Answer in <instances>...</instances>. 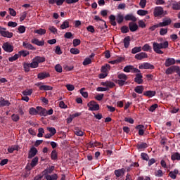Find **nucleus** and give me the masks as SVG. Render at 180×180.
Segmentation results:
<instances>
[{
	"label": "nucleus",
	"mask_w": 180,
	"mask_h": 180,
	"mask_svg": "<svg viewBox=\"0 0 180 180\" xmlns=\"http://www.w3.org/2000/svg\"><path fill=\"white\" fill-rule=\"evenodd\" d=\"M169 43L168 41H165L163 43H153V51L157 54H164V51H161L162 49H168Z\"/></svg>",
	"instance_id": "1"
},
{
	"label": "nucleus",
	"mask_w": 180,
	"mask_h": 180,
	"mask_svg": "<svg viewBox=\"0 0 180 180\" xmlns=\"http://www.w3.org/2000/svg\"><path fill=\"white\" fill-rule=\"evenodd\" d=\"M110 23L112 25V26H116L117 24V22L120 25L121 23H123V20H124V17L121 13H119L117 15V16H115L114 15H110L109 17Z\"/></svg>",
	"instance_id": "2"
},
{
	"label": "nucleus",
	"mask_w": 180,
	"mask_h": 180,
	"mask_svg": "<svg viewBox=\"0 0 180 180\" xmlns=\"http://www.w3.org/2000/svg\"><path fill=\"white\" fill-rule=\"evenodd\" d=\"M37 109L38 110V115L39 116H50L53 115L54 112V110L53 108H51L50 110H47L46 108H43L42 107L37 106Z\"/></svg>",
	"instance_id": "3"
},
{
	"label": "nucleus",
	"mask_w": 180,
	"mask_h": 180,
	"mask_svg": "<svg viewBox=\"0 0 180 180\" xmlns=\"http://www.w3.org/2000/svg\"><path fill=\"white\" fill-rule=\"evenodd\" d=\"M118 80L116 81L119 86H123V85L127 84V75L124 73H120L117 75Z\"/></svg>",
	"instance_id": "4"
},
{
	"label": "nucleus",
	"mask_w": 180,
	"mask_h": 180,
	"mask_svg": "<svg viewBox=\"0 0 180 180\" xmlns=\"http://www.w3.org/2000/svg\"><path fill=\"white\" fill-rule=\"evenodd\" d=\"M0 34L3 37H7L8 39H12L13 37V33L6 31V28L0 26Z\"/></svg>",
	"instance_id": "5"
},
{
	"label": "nucleus",
	"mask_w": 180,
	"mask_h": 180,
	"mask_svg": "<svg viewBox=\"0 0 180 180\" xmlns=\"http://www.w3.org/2000/svg\"><path fill=\"white\" fill-rule=\"evenodd\" d=\"M124 72H134V74H137L140 72V70L134 68V66L129 65L124 68Z\"/></svg>",
	"instance_id": "6"
},
{
	"label": "nucleus",
	"mask_w": 180,
	"mask_h": 180,
	"mask_svg": "<svg viewBox=\"0 0 180 180\" xmlns=\"http://www.w3.org/2000/svg\"><path fill=\"white\" fill-rule=\"evenodd\" d=\"M87 106L89 108V110H91V112L99 110V104L96 103V101H90L88 103Z\"/></svg>",
	"instance_id": "7"
},
{
	"label": "nucleus",
	"mask_w": 180,
	"mask_h": 180,
	"mask_svg": "<svg viewBox=\"0 0 180 180\" xmlns=\"http://www.w3.org/2000/svg\"><path fill=\"white\" fill-rule=\"evenodd\" d=\"M153 15L155 18H158L164 15V8L161 6H157L153 11Z\"/></svg>",
	"instance_id": "8"
},
{
	"label": "nucleus",
	"mask_w": 180,
	"mask_h": 180,
	"mask_svg": "<svg viewBox=\"0 0 180 180\" xmlns=\"http://www.w3.org/2000/svg\"><path fill=\"white\" fill-rule=\"evenodd\" d=\"M2 49L6 53H12L13 51V46L11 45L9 42H5L2 45Z\"/></svg>",
	"instance_id": "9"
},
{
	"label": "nucleus",
	"mask_w": 180,
	"mask_h": 180,
	"mask_svg": "<svg viewBox=\"0 0 180 180\" xmlns=\"http://www.w3.org/2000/svg\"><path fill=\"white\" fill-rule=\"evenodd\" d=\"M139 70H154L155 67H154L153 65L148 63H144L139 65Z\"/></svg>",
	"instance_id": "10"
},
{
	"label": "nucleus",
	"mask_w": 180,
	"mask_h": 180,
	"mask_svg": "<svg viewBox=\"0 0 180 180\" xmlns=\"http://www.w3.org/2000/svg\"><path fill=\"white\" fill-rule=\"evenodd\" d=\"M179 68V66H176V65L171 66L166 70V74L167 75H169L172 74L173 72H177Z\"/></svg>",
	"instance_id": "11"
},
{
	"label": "nucleus",
	"mask_w": 180,
	"mask_h": 180,
	"mask_svg": "<svg viewBox=\"0 0 180 180\" xmlns=\"http://www.w3.org/2000/svg\"><path fill=\"white\" fill-rule=\"evenodd\" d=\"M136 60H143V58H148V55L145 52H141L135 55Z\"/></svg>",
	"instance_id": "12"
},
{
	"label": "nucleus",
	"mask_w": 180,
	"mask_h": 180,
	"mask_svg": "<svg viewBox=\"0 0 180 180\" xmlns=\"http://www.w3.org/2000/svg\"><path fill=\"white\" fill-rule=\"evenodd\" d=\"M49 5H54L56 4L58 6H61L65 2V0H48Z\"/></svg>",
	"instance_id": "13"
},
{
	"label": "nucleus",
	"mask_w": 180,
	"mask_h": 180,
	"mask_svg": "<svg viewBox=\"0 0 180 180\" xmlns=\"http://www.w3.org/2000/svg\"><path fill=\"white\" fill-rule=\"evenodd\" d=\"M129 29L130 32H136L139 29V25L134 22H131L129 23Z\"/></svg>",
	"instance_id": "14"
},
{
	"label": "nucleus",
	"mask_w": 180,
	"mask_h": 180,
	"mask_svg": "<svg viewBox=\"0 0 180 180\" xmlns=\"http://www.w3.org/2000/svg\"><path fill=\"white\" fill-rule=\"evenodd\" d=\"M37 154V148H36L35 147H32L30 150V152H29V154H28V158L32 159Z\"/></svg>",
	"instance_id": "15"
},
{
	"label": "nucleus",
	"mask_w": 180,
	"mask_h": 180,
	"mask_svg": "<svg viewBox=\"0 0 180 180\" xmlns=\"http://www.w3.org/2000/svg\"><path fill=\"white\" fill-rule=\"evenodd\" d=\"M171 5L173 11H180V1H172Z\"/></svg>",
	"instance_id": "16"
},
{
	"label": "nucleus",
	"mask_w": 180,
	"mask_h": 180,
	"mask_svg": "<svg viewBox=\"0 0 180 180\" xmlns=\"http://www.w3.org/2000/svg\"><path fill=\"white\" fill-rule=\"evenodd\" d=\"M175 63H176V60L174 58H168L165 60V67H171V65H174V64H175Z\"/></svg>",
	"instance_id": "17"
},
{
	"label": "nucleus",
	"mask_w": 180,
	"mask_h": 180,
	"mask_svg": "<svg viewBox=\"0 0 180 180\" xmlns=\"http://www.w3.org/2000/svg\"><path fill=\"white\" fill-rule=\"evenodd\" d=\"M49 77H50V73L46 72H39L37 75V78L40 80L46 79V78H49Z\"/></svg>",
	"instance_id": "18"
},
{
	"label": "nucleus",
	"mask_w": 180,
	"mask_h": 180,
	"mask_svg": "<svg viewBox=\"0 0 180 180\" xmlns=\"http://www.w3.org/2000/svg\"><path fill=\"white\" fill-rule=\"evenodd\" d=\"M134 82L139 84H143V75L137 73L134 78Z\"/></svg>",
	"instance_id": "19"
},
{
	"label": "nucleus",
	"mask_w": 180,
	"mask_h": 180,
	"mask_svg": "<svg viewBox=\"0 0 180 180\" xmlns=\"http://www.w3.org/2000/svg\"><path fill=\"white\" fill-rule=\"evenodd\" d=\"M53 171H54V166H51L49 168L45 169L42 172V174L44 175V176H46V175H50L49 174H51Z\"/></svg>",
	"instance_id": "20"
},
{
	"label": "nucleus",
	"mask_w": 180,
	"mask_h": 180,
	"mask_svg": "<svg viewBox=\"0 0 180 180\" xmlns=\"http://www.w3.org/2000/svg\"><path fill=\"white\" fill-rule=\"evenodd\" d=\"M124 19L125 20H131V22H137V18L136 16H134L133 14H127L124 17Z\"/></svg>",
	"instance_id": "21"
},
{
	"label": "nucleus",
	"mask_w": 180,
	"mask_h": 180,
	"mask_svg": "<svg viewBox=\"0 0 180 180\" xmlns=\"http://www.w3.org/2000/svg\"><path fill=\"white\" fill-rule=\"evenodd\" d=\"M4 106H11V102L8 100H5L4 98H0V108H2Z\"/></svg>",
	"instance_id": "22"
},
{
	"label": "nucleus",
	"mask_w": 180,
	"mask_h": 180,
	"mask_svg": "<svg viewBox=\"0 0 180 180\" xmlns=\"http://www.w3.org/2000/svg\"><path fill=\"white\" fill-rule=\"evenodd\" d=\"M147 147H148V145L147 144V143H144V142L137 143V145H136L137 149L141 151L142 150H146V148H147Z\"/></svg>",
	"instance_id": "23"
},
{
	"label": "nucleus",
	"mask_w": 180,
	"mask_h": 180,
	"mask_svg": "<svg viewBox=\"0 0 180 180\" xmlns=\"http://www.w3.org/2000/svg\"><path fill=\"white\" fill-rule=\"evenodd\" d=\"M179 174V171L175 169L174 171H171L169 173V176L172 178V179H176V175Z\"/></svg>",
	"instance_id": "24"
},
{
	"label": "nucleus",
	"mask_w": 180,
	"mask_h": 180,
	"mask_svg": "<svg viewBox=\"0 0 180 180\" xmlns=\"http://www.w3.org/2000/svg\"><path fill=\"white\" fill-rule=\"evenodd\" d=\"M31 42L36 46H44V41H39L37 38L32 39Z\"/></svg>",
	"instance_id": "25"
},
{
	"label": "nucleus",
	"mask_w": 180,
	"mask_h": 180,
	"mask_svg": "<svg viewBox=\"0 0 180 180\" xmlns=\"http://www.w3.org/2000/svg\"><path fill=\"white\" fill-rule=\"evenodd\" d=\"M22 46L25 49H27V50H36V48L32 45V44H29L28 42L24 41L22 43Z\"/></svg>",
	"instance_id": "26"
},
{
	"label": "nucleus",
	"mask_w": 180,
	"mask_h": 180,
	"mask_svg": "<svg viewBox=\"0 0 180 180\" xmlns=\"http://www.w3.org/2000/svg\"><path fill=\"white\" fill-rule=\"evenodd\" d=\"M172 20L170 18L167 20H165L163 22L159 23L160 27H165V26H169V24L171 23Z\"/></svg>",
	"instance_id": "27"
},
{
	"label": "nucleus",
	"mask_w": 180,
	"mask_h": 180,
	"mask_svg": "<svg viewBox=\"0 0 180 180\" xmlns=\"http://www.w3.org/2000/svg\"><path fill=\"white\" fill-rule=\"evenodd\" d=\"M171 159L172 161H180V153L178 152L174 153L171 156Z\"/></svg>",
	"instance_id": "28"
},
{
	"label": "nucleus",
	"mask_w": 180,
	"mask_h": 180,
	"mask_svg": "<svg viewBox=\"0 0 180 180\" xmlns=\"http://www.w3.org/2000/svg\"><path fill=\"white\" fill-rule=\"evenodd\" d=\"M29 113L31 116H36V115H39V110H37V107L36 108L32 107L29 110Z\"/></svg>",
	"instance_id": "29"
},
{
	"label": "nucleus",
	"mask_w": 180,
	"mask_h": 180,
	"mask_svg": "<svg viewBox=\"0 0 180 180\" xmlns=\"http://www.w3.org/2000/svg\"><path fill=\"white\" fill-rule=\"evenodd\" d=\"M44 178L46 180H57L58 179V176L57 175V174H53L51 175H46L44 176Z\"/></svg>",
	"instance_id": "30"
},
{
	"label": "nucleus",
	"mask_w": 180,
	"mask_h": 180,
	"mask_svg": "<svg viewBox=\"0 0 180 180\" xmlns=\"http://www.w3.org/2000/svg\"><path fill=\"white\" fill-rule=\"evenodd\" d=\"M114 172L117 178H120V176H122L124 174V169H118L115 170Z\"/></svg>",
	"instance_id": "31"
},
{
	"label": "nucleus",
	"mask_w": 180,
	"mask_h": 180,
	"mask_svg": "<svg viewBox=\"0 0 180 180\" xmlns=\"http://www.w3.org/2000/svg\"><path fill=\"white\" fill-rule=\"evenodd\" d=\"M129 46H130V36H127L124 39V47L129 49Z\"/></svg>",
	"instance_id": "32"
},
{
	"label": "nucleus",
	"mask_w": 180,
	"mask_h": 180,
	"mask_svg": "<svg viewBox=\"0 0 180 180\" xmlns=\"http://www.w3.org/2000/svg\"><path fill=\"white\" fill-rule=\"evenodd\" d=\"M145 96H148V98H153V96H155V91H146L143 93Z\"/></svg>",
	"instance_id": "33"
},
{
	"label": "nucleus",
	"mask_w": 180,
	"mask_h": 180,
	"mask_svg": "<svg viewBox=\"0 0 180 180\" xmlns=\"http://www.w3.org/2000/svg\"><path fill=\"white\" fill-rule=\"evenodd\" d=\"M110 70V65L106 64L105 65H103L101 68V72L108 73V71Z\"/></svg>",
	"instance_id": "34"
},
{
	"label": "nucleus",
	"mask_w": 180,
	"mask_h": 180,
	"mask_svg": "<svg viewBox=\"0 0 180 180\" xmlns=\"http://www.w3.org/2000/svg\"><path fill=\"white\" fill-rule=\"evenodd\" d=\"M40 91H53V87L51 86L41 85L39 86Z\"/></svg>",
	"instance_id": "35"
},
{
	"label": "nucleus",
	"mask_w": 180,
	"mask_h": 180,
	"mask_svg": "<svg viewBox=\"0 0 180 180\" xmlns=\"http://www.w3.org/2000/svg\"><path fill=\"white\" fill-rule=\"evenodd\" d=\"M68 20H66L62 23L60 25V29L64 30V29H68V27H70V22Z\"/></svg>",
	"instance_id": "36"
},
{
	"label": "nucleus",
	"mask_w": 180,
	"mask_h": 180,
	"mask_svg": "<svg viewBox=\"0 0 180 180\" xmlns=\"http://www.w3.org/2000/svg\"><path fill=\"white\" fill-rule=\"evenodd\" d=\"M102 85L103 86H108V88H114V86H115V85L116 84H115V83L114 82H103V84H102Z\"/></svg>",
	"instance_id": "37"
},
{
	"label": "nucleus",
	"mask_w": 180,
	"mask_h": 180,
	"mask_svg": "<svg viewBox=\"0 0 180 180\" xmlns=\"http://www.w3.org/2000/svg\"><path fill=\"white\" fill-rule=\"evenodd\" d=\"M134 91L136 94H141L144 91V87L143 86H137L136 87H135Z\"/></svg>",
	"instance_id": "38"
},
{
	"label": "nucleus",
	"mask_w": 180,
	"mask_h": 180,
	"mask_svg": "<svg viewBox=\"0 0 180 180\" xmlns=\"http://www.w3.org/2000/svg\"><path fill=\"white\" fill-rule=\"evenodd\" d=\"M46 30L43 28H40L39 30H36L34 31V33H37V34H39V36H43L46 33Z\"/></svg>",
	"instance_id": "39"
},
{
	"label": "nucleus",
	"mask_w": 180,
	"mask_h": 180,
	"mask_svg": "<svg viewBox=\"0 0 180 180\" xmlns=\"http://www.w3.org/2000/svg\"><path fill=\"white\" fill-rule=\"evenodd\" d=\"M51 160H58V155L57 153V150H52V152L51 153Z\"/></svg>",
	"instance_id": "40"
},
{
	"label": "nucleus",
	"mask_w": 180,
	"mask_h": 180,
	"mask_svg": "<svg viewBox=\"0 0 180 180\" xmlns=\"http://www.w3.org/2000/svg\"><path fill=\"white\" fill-rule=\"evenodd\" d=\"M37 164H39V158L38 157H35L34 158L32 161H31V167H36V165H37Z\"/></svg>",
	"instance_id": "41"
},
{
	"label": "nucleus",
	"mask_w": 180,
	"mask_h": 180,
	"mask_svg": "<svg viewBox=\"0 0 180 180\" xmlns=\"http://www.w3.org/2000/svg\"><path fill=\"white\" fill-rule=\"evenodd\" d=\"M141 50V46H136L131 49V53L132 54H137V53H140Z\"/></svg>",
	"instance_id": "42"
},
{
	"label": "nucleus",
	"mask_w": 180,
	"mask_h": 180,
	"mask_svg": "<svg viewBox=\"0 0 180 180\" xmlns=\"http://www.w3.org/2000/svg\"><path fill=\"white\" fill-rule=\"evenodd\" d=\"M34 59L38 64H40L41 63H44V61H46V58L41 56H36Z\"/></svg>",
	"instance_id": "43"
},
{
	"label": "nucleus",
	"mask_w": 180,
	"mask_h": 180,
	"mask_svg": "<svg viewBox=\"0 0 180 180\" xmlns=\"http://www.w3.org/2000/svg\"><path fill=\"white\" fill-rule=\"evenodd\" d=\"M30 68H37L39 63L36 61V59H33L32 62L30 63Z\"/></svg>",
	"instance_id": "44"
},
{
	"label": "nucleus",
	"mask_w": 180,
	"mask_h": 180,
	"mask_svg": "<svg viewBox=\"0 0 180 180\" xmlns=\"http://www.w3.org/2000/svg\"><path fill=\"white\" fill-rule=\"evenodd\" d=\"M30 53L27 51H20L18 52L19 57H26L27 56H29Z\"/></svg>",
	"instance_id": "45"
},
{
	"label": "nucleus",
	"mask_w": 180,
	"mask_h": 180,
	"mask_svg": "<svg viewBox=\"0 0 180 180\" xmlns=\"http://www.w3.org/2000/svg\"><path fill=\"white\" fill-rule=\"evenodd\" d=\"M148 13V11L146 10H138L137 11V15H139V16H146Z\"/></svg>",
	"instance_id": "46"
},
{
	"label": "nucleus",
	"mask_w": 180,
	"mask_h": 180,
	"mask_svg": "<svg viewBox=\"0 0 180 180\" xmlns=\"http://www.w3.org/2000/svg\"><path fill=\"white\" fill-rule=\"evenodd\" d=\"M143 51H151L152 48L148 44H146L143 47H141Z\"/></svg>",
	"instance_id": "47"
},
{
	"label": "nucleus",
	"mask_w": 180,
	"mask_h": 180,
	"mask_svg": "<svg viewBox=\"0 0 180 180\" xmlns=\"http://www.w3.org/2000/svg\"><path fill=\"white\" fill-rule=\"evenodd\" d=\"M18 58H19V54L15 53L13 56L8 58V61L13 63V61H16Z\"/></svg>",
	"instance_id": "48"
},
{
	"label": "nucleus",
	"mask_w": 180,
	"mask_h": 180,
	"mask_svg": "<svg viewBox=\"0 0 180 180\" xmlns=\"http://www.w3.org/2000/svg\"><path fill=\"white\" fill-rule=\"evenodd\" d=\"M11 119L13 122H19L20 117H19V115L18 114H13L11 115Z\"/></svg>",
	"instance_id": "49"
},
{
	"label": "nucleus",
	"mask_w": 180,
	"mask_h": 180,
	"mask_svg": "<svg viewBox=\"0 0 180 180\" xmlns=\"http://www.w3.org/2000/svg\"><path fill=\"white\" fill-rule=\"evenodd\" d=\"M55 53L56 54H58V56H61V54H63V51H61V47H60V46H56Z\"/></svg>",
	"instance_id": "50"
},
{
	"label": "nucleus",
	"mask_w": 180,
	"mask_h": 180,
	"mask_svg": "<svg viewBox=\"0 0 180 180\" xmlns=\"http://www.w3.org/2000/svg\"><path fill=\"white\" fill-rule=\"evenodd\" d=\"M47 130L50 132V134H51V136H54V134L57 133V130H56V128L54 127H48Z\"/></svg>",
	"instance_id": "51"
},
{
	"label": "nucleus",
	"mask_w": 180,
	"mask_h": 180,
	"mask_svg": "<svg viewBox=\"0 0 180 180\" xmlns=\"http://www.w3.org/2000/svg\"><path fill=\"white\" fill-rule=\"evenodd\" d=\"M22 94L25 96H30V95H32V94H33V90H32V89L25 90L22 92Z\"/></svg>",
	"instance_id": "52"
},
{
	"label": "nucleus",
	"mask_w": 180,
	"mask_h": 180,
	"mask_svg": "<svg viewBox=\"0 0 180 180\" xmlns=\"http://www.w3.org/2000/svg\"><path fill=\"white\" fill-rule=\"evenodd\" d=\"M141 157L142 160H143L144 161H148V160H149L148 155L146 153H141Z\"/></svg>",
	"instance_id": "53"
},
{
	"label": "nucleus",
	"mask_w": 180,
	"mask_h": 180,
	"mask_svg": "<svg viewBox=\"0 0 180 180\" xmlns=\"http://www.w3.org/2000/svg\"><path fill=\"white\" fill-rule=\"evenodd\" d=\"M84 91H85V88H82L80 89L81 95L83 96V98H88V92Z\"/></svg>",
	"instance_id": "54"
},
{
	"label": "nucleus",
	"mask_w": 180,
	"mask_h": 180,
	"mask_svg": "<svg viewBox=\"0 0 180 180\" xmlns=\"http://www.w3.org/2000/svg\"><path fill=\"white\" fill-rule=\"evenodd\" d=\"M72 44L74 47H77V46H79V44H81V40L75 39H73Z\"/></svg>",
	"instance_id": "55"
},
{
	"label": "nucleus",
	"mask_w": 180,
	"mask_h": 180,
	"mask_svg": "<svg viewBox=\"0 0 180 180\" xmlns=\"http://www.w3.org/2000/svg\"><path fill=\"white\" fill-rule=\"evenodd\" d=\"M55 70L56 72H63V67L60 64H58L55 66Z\"/></svg>",
	"instance_id": "56"
},
{
	"label": "nucleus",
	"mask_w": 180,
	"mask_h": 180,
	"mask_svg": "<svg viewBox=\"0 0 180 180\" xmlns=\"http://www.w3.org/2000/svg\"><path fill=\"white\" fill-rule=\"evenodd\" d=\"M18 32H20V34H23L25 33V32H26V27L24 25H20L18 28Z\"/></svg>",
	"instance_id": "57"
},
{
	"label": "nucleus",
	"mask_w": 180,
	"mask_h": 180,
	"mask_svg": "<svg viewBox=\"0 0 180 180\" xmlns=\"http://www.w3.org/2000/svg\"><path fill=\"white\" fill-rule=\"evenodd\" d=\"M7 26L9 27H16V26H18V23L16 22L10 21L8 22Z\"/></svg>",
	"instance_id": "58"
},
{
	"label": "nucleus",
	"mask_w": 180,
	"mask_h": 180,
	"mask_svg": "<svg viewBox=\"0 0 180 180\" xmlns=\"http://www.w3.org/2000/svg\"><path fill=\"white\" fill-rule=\"evenodd\" d=\"M92 63V60L89 58H86L83 62V65H88Z\"/></svg>",
	"instance_id": "59"
},
{
	"label": "nucleus",
	"mask_w": 180,
	"mask_h": 180,
	"mask_svg": "<svg viewBox=\"0 0 180 180\" xmlns=\"http://www.w3.org/2000/svg\"><path fill=\"white\" fill-rule=\"evenodd\" d=\"M70 53L72 54H75V55L79 54V51L77 48H71L70 49Z\"/></svg>",
	"instance_id": "60"
},
{
	"label": "nucleus",
	"mask_w": 180,
	"mask_h": 180,
	"mask_svg": "<svg viewBox=\"0 0 180 180\" xmlns=\"http://www.w3.org/2000/svg\"><path fill=\"white\" fill-rule=\"evenodd\" d=\"M122 33H129V27L124 25L121 27Z\"/></svg>",
	"instance_id": "61"
},
{
	"label": "nucleus",
	"mask_w": 180,
	"mask_h": 180,
	"mask_svg": "<svg viewBox=\"0 0 180 180\" xmlns=\"http://www.w3.org/2000/svg\"><path fill=\"white\" fill-rule=\"evenodd\" d=\"M38 134H37V137H43V134H44V129L43 128H39L38 129Z\"/></svg>",
	"instance_id": "62"
},
{
	"label": "nucleus",
	"mask_w": 180,
	"mask_h": 180,
	"mask_svg": "<svg viewBox=\"0 0 180 180\" xmlns=\"http://www.w3.org/2000/svg\"><path fill=\"white\" fill-rule=\"evenodd\" d=\"M8 12L11 16H16V11L13 8H9Z\"/></svg>",
	"instance_id": "63"
},
{
	"label": "nucleus",
	"mask_w": 180,
	"mask_h": 180,
	"mask_svg": "<svg viewBox=\"0 0 180 180\" xmlns=\"http://www.w3.org/2000/svg\"><path fill=\"white\" fill-rule=\"evenodd\" d=\"M136 180H151V179L148 176H139Z\"/></svg>",
	"instance_id": "64"
}]
</instances>
